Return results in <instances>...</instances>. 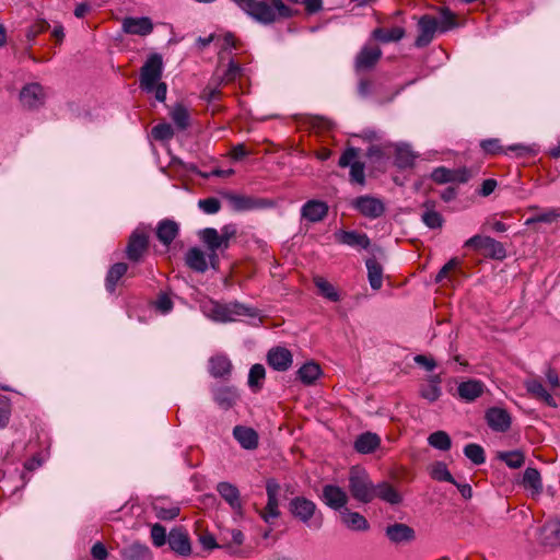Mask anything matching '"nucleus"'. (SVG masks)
<instances>
[{
	"instance_id": "1",
	"label": "nucleus",
	"mask_w": 560,
	"mask_h": 560,
	"mask_svg": "<svg viewBox=\"0 0 560 560\" xmlns=\"http://www.w3.org/2000/svg\"><path fill=\"white\" fill-rule=\"evenodd\" d=\"M235 3L253 20L265 25L276 23L280 19H290L295 13L282 0H244Z\"/></svg>"
},
{
	"instance_id": "2",
	"label": "nucleus",
	"mask_w": 560,
	"mask_h": 560,
	"mask_svg": "<svg viewBox=\"0 0 560 560\" xmlns=\"http://www.w3.org/2000/svg\"><path fill=\"white\" fill-rule=\"evenodd\" d=\"M375 485L369 474L360 467H352L349 472V491L353 499L362 503H370L374 500Z\"/></svg>"
},
{
	"instance_id": "3",
	"label": "nucleus",
	"mask_w": 560,
	"mask_h": 560,
	"mask_svg": "<svg viewBox=\"0 0 560 560\" xmlns=\"http://www.w3.org/2000/svg\"><path fill=\"white\" fill-rule=\"evenodd\" d=\"M163 73V59L158 52L151 54L140 69V88L152 93Z\"/></svg>"
},
{
	"instance_id": "4",
	"label": "nucleus",
	"mask_w": 560,
	"mask_h": 560,
	"mask_svg": "<svg viewBox=\"0 0 560 560\" xmlns=\"http://www.w3.org/2000/svg\"><path fill=\"white\" fill-rule=\"evenodd\" d=\"M464 246L479 252L487 258L502 260L506 257L503 244L490 236L475 235L468 238Z\"/></svg>"
},
{
	"instance_id": "5",
	"label": "nucleus",
	"mask_w": 560,
	"mask_h": 560,
	"mask_svg": "<svg viewBox=\"0 0 560 560\" xmlns=\"http://www.w3.org/2000/svg\"><path fill=\"white\" fill-rule=\"evenodd\" d=\"M382 56L383 51L380 45L369 38L354 57V71L357 73L372 71L382 59Z\"/></svg>"
},
{
	"instance_id": "6",
	"label": "nucleus",
	"mask_w": 560,
	"mask_h": 560,
	"mask_svg": "<svg viewBox=\"0 0 560 560\" xmlns=\"http://www.w3.org/2000/svg\"><path fill=\"white\" fill-rule=\"evenodd\" d=\"M149 249V236L144 231L135 230L127 243L126 257L132 262H139Z\"/></svg>"
},
{
	"instance_id": "7",
	"label": "nucleus",
	"mask_w": 560,
	"mask_h": 560,
	"mask_svg": "<svg viewBox=\"0 0 560 560\" xmlns=\"http://www.w3.org/2000/svg\"><path fill=\"white\" fill-rule=\"evenodd\" d=\"M280 491V485L270 479L266 483L267 492V504L262 511L259 512L260 517L267 524H273V521L280 516L278 494Z\"/></svg>"
},
{
	"instance_id": "8",
	"label": "nucleus",
	"mask_w": 560,
	"mask_h": 560,
	"mask_svg": "<svg viewBox=\"0 0 560 560\" xmlns=\"http://www.w3.org/2000/svg\"><path fill=\"white\" fill-rule=\"evenodd\" d=\"M352 207L365 218L376 219L384 214L385 205L373 196H360L352 200Z\"/></svg>"
},
{
	"instance_id": "9",
	"label": "nucleus",
	"mask_w": 560,
	"mask_h": 560,
	"mask_svg": "<svg viewBox=\"0 0 560 560\" xmlns=\"http://www.w3.org/2000/svg\"><path fill=\"white\" fill-rule=\"evenodd\" d=\"M438 18L424 14L418 21V36L415 46L418 48L427 47L434 38L435 32L439 31Z\"/></svg>"
},
{
	"instance_id": "10",
	"label": "nucleus",
	"mask_w": 560,
	"mask_h": 560,
	"mask_svg": "<svg viewBox=\"0 0 560 560\" xmlns=\"http://www.w3.org/2000/svg\"><path fill=\"white\" fill-rule=\"evenodd\" d=\"M485 419L491 430L501 433L509 431L512 423L510 413L500 407L489 408L486 411Z\"/></svg>"
},
{
	"instance_id": "11",
	"label": "nucleus",
	"mask_w": 560,
	"mask_h": 560,
	"mask_svg": "<svg viewBox=\"0 0 560 560\" xmlns=\"http://www.w3.org/2000/svg\"><path fill=\"white\" fill-rule=\"evenodd\" d=\"M121 28L125 34L148 36L153 32L154 25L148 16H127L122 20Z\"/></svg>"
},
{
	"instance_id": "12",
	"label": "nucleus",
	"mask_w": 560,
	"mask_h": 560,
	"mask_svg": "<svg viewBox=\"0 0 560 560\" xmlns=\"http://www.w3.org/2000/svg\"><path fill=\"white\" fill-rule=\"evenodd\" d=\"M217 491L230 505V508L235 512L236 515H244V508L243 502L241 500V493L236 486L226 481H222L218 483Z\"/></svg>"
},
{
	"instance_id": "13",
	"label": "nucleus",
	"mask_w": 560,
	"mask_h": 560,
	"mask_svg": "<svg viewBox=\"0 0 560 560\" xmlns=\"http://www.w3.org/2000/svg\"><path fill=\"white\" fill-rule=\"evenodd\" d=\"M328 210L329 207L325 201L312 199L303 205L301 217L310 223H317L327 217Z\"/></svg>"
},
{
	"instance_id": "14",
	"label": "nucleus",
	"mask_w": 560,
	"mask_h": 560,
	"mask_svg": "<svg viewBox=\"0 0 560 560\" xmlns=\"http://www.w3.org/2000/svg\"><path fill=\"white\" fill-rule=\"evenodd\" d=\"M289 510L294 517L303 523H308L316 512V504L304 497H296L291 500Z\"/></svg>"
},
{
	"instance_id": "15",
	"label": "nucleus",
	"mask_w": 560,
	"mask_h": 560,
	"mask_svg": "<svg viewBox=\"0 0 560 560\" xmlns=\"http://www.w3.org/2000/svg\"><path fill=\"white\" fill-rule=\"evenodd\" d=\"M249 308L235 303L230 305L214 304L212 307V318L219 322H232L235 315H248Z\"/></svg>"
},
{
	"instance_id": "16",
	"label": "nucleus",
	"mask_w": 560,
	"mask_h": 560,
	"mask_svg": "<svg viewBox=\"0 0 560 560\" xmlns=\"http://www.w3.org/2000/svg\"><path fill=\"white\" fill-rule=\"evenodd\" d=\"M406 35V31L401 26L392 28L376 27L371 32L370 39L377 44L397 43Z\"/></svg>"
},
{
	"instance_id": "17",
	"label": "nucleus",
	"mask_w": 560,
	"mask_h": 560,
	"mask_svg": "<svg viewBox=\"0 0 560 560\" xmlns=\"http://www.w3.org/2000/svg\"><path fill=\"white\" fill-rule=\"evenodd\" d=\"M167 542L170 548L180 556L187 557L191 553L189 537L186 532L179 528L170 532Z\"/></svg>"
},
{
	"instance_id": "18",
	"label": "nucleus",
	"mask_w": 560,
	"mask_h": 560,
	"mask_svg": "<svg viewBox=\"0 0 560 560\" xmlns=\"http://www.w3.org/2000/svg\"><path fill=\"white\" fill-rule=\"evenodd\" d=\"M268 364L277 371H287L292 364V353L283 347H276L267 354Z\"/></svg>"
},
{
	"instance_id": "19",
	"label": "nucleus",
	"mask_w": 560,
	"mask_h": 560,
	"mask_svg": "<svg viewBox=\"0 0 560 560\" xmlns=\"http://www.w3.org/2000/svg\"><path fill=\"white\" fill-rule=\"evenodd\" d=\"M213 399L220 408L228 410L236 405L240 394L234 386H221L213 389Z\"/></svg>"
},
{
	"instance_id": "20",
	"label": "nucleus",
	"mask_w": 560,
	"mask_h": 560,
	"mask_svg": "<svg viewBox=\"0 0 560 560\" xmlns=\"http://www.w3.org/2000/svg\"><path fill=\"white\" fill-rule=\"evenodd\" d=\"M323 500L329 508L339 510L347 504L348 495L340 487L326 485L323 489Z\"/></svg>"
},
{
	"instance_id": "21",
	"label": "nucleus",
	"mask_w": 560,
	"mask_h": 560,
	"mask_svg": "<svg viewBox=\"0 0 560 560\" xmlns=\"http://www.w3.org/2000/svg\"><path fill=\"white\" fill-rule=\"evenodd\" d=\"M232 369V362L225 354H217L209 359V373L215 378L226 380Z\"/></svg>"
},
{
	"instance_id": "22",
	"label": "nucleus",
	"mask_w": 560,
	"mask_h": 560,
	"mask_svg": "<svg viewBox=\"0 0 560 560\" xmlns=\"http://www.w3.org/2000/svg\"><path fill=\"white\" fill-rule=\"evenodd\" d=\"M387 538L395 544L408 542L415 539V530L404 523H395L386 527Z\"/></svg>"
},
{
	"instance_id": "23",
	"label": "nucleus",
	"mask_w": 560,
	"mask_h": 560,
	"mask_svg": "<svg viewBox=\"0 0 560 560\" xmlns=\"http://www.w3.org/2000/svg\"><path fill=\"white\" fill-rule=\"evenodd\" d=\"M179 232L177 222L170 219H164L159 222L156 226V237L165 246H170L176 238Z\"/></svg>"
},
{
	"instance_id": "24",
	"label": "nucleus",
	"mask_w": 560,
	"mask_h": 560,
	"mask_svg": "<svg viewBox=\"0 0 560 560\" xmlns=\"http://www.w3.org/2000/svg\"><path fill=\"white\" fill-rule=\"evenodd\" d=\"M233 436L245 450H255L258 445V434L252 428L236 425L233 429Z\"/></svg>"
},
{
	"instance_id": "25",
	"label": "nucleus",
	"mask_w": 560,
	"mask_h": 560,
	"mask_svg": "<svg viewBox=\"0 0 560 560\" xmlns=\"http://www.w3.org/2000/svg\"><path fill=\"white\" fill-rule=\"evenodd\" d=\"M185 264L191 270L203 273L208 269V261L205 253L198 247H191L185 254Z\"/></svg>"
},
{
	"instance_id": "26",
	"label": "nucleus",
	"mask_w": 560,
	"mask_h": 560,
	"mask_svg": "<svg viewBox=\"0 0 560 560\" xmlns=\"http://www.w3.org/2000/svg\"><path fill=\"white\" fill-rule=\"evenodd\" d=\"M392 145H371L366 151V156L377 170L386 167V163L392 153Z\"/></svg>"
},
{
	"instance_id": "27",
	"label": "nucleus",
	"mask_w": 560,
	"mask_h": 560,
	"mask_svg": "<svg viewBox=\"0 0 560 560\" xmlns=\"http://www.w3.org/2000/svg\"><path fill=\"white\" fill-rule=\"evenodd\" d=\"M124 560H152L150 548L141 542H132L120 550Z\"/></svg>"
},
{
	"instance_id": "28",
	"label": "nucleus",
	"mask_w": 560,
	"mask_h": 560,
	"mask_svg": "<svg viewBox=\"0 0 560 560\" xmlns=\"http://www.w3.org/2000/svg\"><path fill=\"white\" fill-rule=\"evenodd\" d=\"M378 498L392 505L399 504L402 500L400 493L387 481L375 485L374 499Z\"/></svg>"
},
{
	"instance_id": "29",
	"label": "nucleus",
	"mask_w": 560,
	"mask_h": 560,
	"mask_svg": "<svg viewBox=\"0 0 560 560\" xmlns=\"http://www.w3.org/2000/svg\"><path fill=\"white\" fill-rule=\"evenodd\" d=\"M381 444V439L376 433L365 432L360 434L354 442V450L360 454H370Z\"/></svg>"
},
{
	"instance_id": "30",
	"label": "nucleus",
	"mask_w": 560,
	"mask_h": 560,
	"mask_svg": "<svg viewBox=\"0 0 560 560\" xmlns=\"http://www.w3.org/2000/svg\"><path fill=\"white\" fill-rule=\"evenodd\" d=\"M458 395L466 401H474L483 393V384L477 380L463 382L457 387Z\"/></svg>"
},
{
	"instance_id": "31",
	"label": "nucleus",
	"mask_w": 560,
	"mask_h": 560,
	"mask_svg": "<svg viewBox=\"0 0 560 560\" xmlns=\"http://www.w3.org/2000/svg\"><path fill=\"white\" fill-rule=\"evenodd\" d=\"M340 517L342 523L351 530H366L369 528V523L363 515L351 512L347 508L340 512Z\"/></svg>"
},
{
	"instance_id": "32",
	"label": "nucleus",
	"mask_w": 560,
	"mask_h": 560,
	"mask_svg": "<svg viewBox=\"0 0 560 560\" xmlns=\"http://www.w3.org/2000/svg\"><path fill=\"white\" fill-rule=\"evenodd\" d=\"M541 541L550 547L560 546V521H550L542 526Z\"/></svg>"
},
{
	"instance_id": "33",
	"label": "nucleus",
	"mask_w": 560,
	"mask_h": 560,
	"mask_svg": "<svg viewBox=\"0 0 560 560\" xmlns=\"http://www.w3.org/2000/svg\"><path fill=\"white\" fill-rule=\"evenodd\" d=\"M128 265L126 262H116L107 271L105 279L106 291L110 294L115 293L119 280L126 275Z\"/></svg>"
},
{
	"instance_id": "34",
	"label": "nucleus",
	"mask_w": 560,
	"mask_h": 560,
	"mask_svg": "<svg viewBox=\"0 0 560 560\" xmlns=\"http://www.w3.org/2000/svg\"><path fill=\"white\" fill-rule=\"evenodd\" d=\"M338 241L342 244L368 248L371 244L370 238L364 233H358L355 231H342L338 235Z\"/></svg>"
},
{
	"instance_id": "35",
	"label": "nucleus",
	"mask_w": 560,
	"mask_h": 560,
	"mask_svg": "<svg viewBox=\"0 0 560 560\" xmlns=\"http://www.w3.org/2000/svg\"><path fill=\"white\" fill-rule=\"evenodd\" d=\"M199 238L209 252L224 250L222 237L214 228H206L199 231Z\"/></svg>"
},
{
	"instance_id": "36",
	"label": "nucleus",
	"mask_w": 560,
	"mask_h": 560,
	"mask_svg": "<svg viewBox=\"0 0 560 560\" xmlns=\"http://www.w3.org/2000/svg\"><path fill=\"white\" fill-rule=\"evenodd\" d=\"M170 117L178 130H186L190 125V114L187 107L180 103L171 108Z\"/></svg>"
},
{
	"instance_id": "37",
	"label": "nucleus",
	"mask_w": 560,
	"mask_h": 560,
	"mask_svg": "<svg viewBox=\"0 0 560 560\" xmlns=\"http://www.w3.org/2000/svg\"><path fill=\"white\" fill-rule=\"evenodd\" d=\"M524 488L532 491V494H539L542 491V482L540 474L536 468L528 467L524 471L523 481Z\"/></svg>"
},
{
	"instance_id": "38",
	"label": "nucleus",
	"mask_w": 560,
	"mask_h": 560,
	"mask_svg": "<svg viewBox=\"0 0 560 560\" xmlns=\"http://www.w3.org/2000/svg\"><path fill=\"white\" fill-rule=\"evenodd\" d=\"M368 277L370 285L373 290L381 289L383 284V268L375 258L366 260Z\"/></svg>"
},
{
	"instance_id": "39",
	"label": "nucleus",
	"mask_w": 560,
	"mask_h": 560,
	"mask_svg": "<svg viewBox=\"0 0 560 560\" xmlns=\"http://www.w3.org/2000/svg\"><path fill=\"white\" fill-rule=\"evenodd\" d=\"M441 378L439 375H433L429 378L428 383L421 386L420 395L422 398L430 402L436 401L441 396L440 387Z\"/></svg>"
},
{
	"instance_id": "40",
	"label": "nucleus",
	"mask_w": 560,
	"mask_h": 560,
	"mask_svg": "<svg viewBox=\"0 0 560 560\" xmlns=\"http://www.w3.org/2000/svg\"><path fill=\"white\" fill-rule=\"evenodd\" d=\"M525 386L532 396L545 401L549 406L555 404L553 397L546 390L540 381L528 380L526 381Z\"/></svg>"
},
{
	"instance_id": "41",
	"label": "nucleus",
	"mask_w": 560,
	"mask_h": 560,
	"mask_svg": "<svg viewBox=\"0 0 560 560\" xmlns=\"http://www.w3.org/2000/svg\"><path fill=\"white\" fill-rule=\"evenodd\" d=\"M320 375V368L314 362H307L298 370V376L306 385L313 384Z\"/></svg>"
},
{
	"instance_id": "42",
	"label": "nucleus",
	"mask_w": 560,
	"mask_h": 560,
	"mask_svg": "<svg viewBox=\"0 0 560 560\" xmlns=\"http://www.w3.org/2000/svg\"><path fill=\"white\" fill-rule=\"evenodd\" d=\"M20 106L25 110L35 108V83H26L19 93Z\"/></svg>"
},
{
	"instance_id": "43",
	"label": "nucleus",
	"mask_w": 560,
	"mask_h": 560,
	"mask_svg": "<svg viewBox=\"0 0 560 560\" xmlns=\"http://www.w3.org/2000/svg\"><path fill=\"white\" fill-rule=\"evenodd\" d=\"M415 154L408 145L395 147V165L399 168H406L413 164Z\"/></svg>"
},
{
	"instance_id": "44",
	"label": "nucleus",
	"mask_w": 560,
	"mask_h": 560,
	"mask_svg": "<svg viewBox=\"0 0 560 560\" xmlns=\"http://www.w3.org/2000/svg\"><path fill=\"white\" fill-rule=\"evenodd\" d=\"M314 283L318 289L319 293L327 300L331 302H338L340 300V295L335 289V287L323 277H315Z\"/></svg>"
},
{
	"instance_id": "45",
	"label": "nucleus",
	"mask_w": 560,
	"mask_h": 560,
	"mask_svg": "<svg viewBox=\"0 0 560 560\" xmlns=\"http://www.w3.org/2000/svg\"><path fill=\"white\" fill-rule=\"evenodd\" d=\"M428 443L430 446L440 451H448L452 446L450 435L441 430L431 433L428 438Z\"/></svg>"
},
{
	"instance_id": "46",
	"label": "nucleus",
	"mask_w": 560,
	"mask_h": 560,
	"mask_svg": "<svg viewBox=\"0 0 560 560\" xmlns=\"http://www.w3.org/2000/svg\"><path fill=\"white\" fill-rule=\"evenodd\" d=\"M225 199L229 201L231 208L235 211H246L254 208V200L249 197L235 195V194H226Z\"/></svg>"
},
{
	"instance_id": "47",
	"label": "nucleus",
	"mask_w": 560,
	"mask_h": 560,
	"mask_svg": "<svg viewBox=\"0 0 560 560\" xmlns=\"http://www.w3.org/2000/svg\"><path fill=\"white\" fill-rule=\"evenodd\" d=\"M560 219V209H548L546 211L536 213L525 221L526 225L534 223H552Z\"/></svg>"
},
{
	"instance_id": "48",
	"label": "nucleus",
	"mask_w": 560,
	"mask_h": 560,
	"mask_svg": "<svg viewBox=\"0 0 560 560\" xmlns=\"http://www.w3.org/2000/svg\"><path fill=\"white\" fill-rule=\"evenodd\" d=\"M430 476L432 479L438 481H446L450 483H455V479L452 474L447 469V466L443 462H435L432 464L430 468Z\"/></svg>"
},
{
	"instance_id": "49",
	"label": "nucleus",
	"mask_w": 560,
	"mask_h": 560,
	"mask_svg": "<svg viewBox=\"0 0 560 560\" xmlns=\"http://www.w3.org/2000/svg\"><path fill=\"white\" fill-rule=\"evenodd\" d=\"M266 376V370L264 365L261 364H254L248 374V386L257 392L261 388L262 381Z\"/></svg>"
},
{
	"instance_id": "50",
	"label": "nucleus",
	"mask_w": 560,
	"mask_h": 560,
	"mask_svg": "<svg viewBox=\"0 0 560 560\" xmlns=\"http://www.w3.org/2000/svg\"><path fill=\"white\" fill-rule=\"evenodd\" d=\"M439 32L444 33L457 26L456 15L446 7L440 9Z\"/></svg>"
},
{
	"instance_id": "51",
	"label": "nucleus",
	"mask_w": 560,
	"mask_h": 560,
	"mask_svg": "<svg viewBox=\"0 0 560 560\" xmlns=\"http://www.w3.org/2000/svg\"><path fill=\"white\" fill-rule=\"evenodd\" d=\"M499 458L513 469L520 468L525 463V455L521 451L501 453Z\"/></svg>"
},
{
	"instance_id": "52",
	"label": "nucleus",
	"mask_w": 560,
	"mask_h": 560,
	"mask_svg": "<svg viewBox=\"0 0 560 560\" xmlns=\"http://www.w3.org/2000/svg\"><path fill=\"white\" fill-rule=\"evenodd\" d=\"M464 454L475 465H481L486 460L483 448L480 445L475 444V443L467 444L464 448Z\"/></svg>"
},
{
	"instance_id": "53",
	"label": "nucleus",
	"mask_w": 560,
	"mask_h": 560,
	"mask_svg": "<svg viewBox=\"0 0 560 560\" xmlns=\"http://www.w3.org/2000/svg\"><path fill=\"white\" fill-rule=\"evenodd\" d=\"M152 137L158 141H168L174 136V129L172 125L167 122L158 124L152 128Z\"/></svg>"
},
{
	"instance_id": "54",
	"label": "nucleus",
	"mask_w": 560,
	"mask_h": 560,
	"mask_svg": "<svg viewBox=\"0 0 560 560\" xmlns=\"http://www.w3.org/2000/svg\"><path fill=\"white\" fill-rule=\"evenodd\" d=\"M155 516L162 521H172L179 515V508L172 505L168 508L162 506L158 503L153 504Z\"/></svg>"
},
{
	"instance_id": "55",
	"label": "nucleus",
	"mask_w": 560,
	"mask_h": 560,
	"mask_svg": "<svg viewBox=\"0 0 560 560\" xmlns=\"http://www.w3.org/2000/svg\"><path fill=\"white\" fill-rule=\"evenodd\" d=\"M350 183L358 184L360 186L365 185V173H364V164L359 161H354L350 165Z\"/></svg>"
},
{
	"instance_id": "56",
	"label": "nucleus",
	"mask_w": 560,
	"mask_h": 560,
	"mask_svg": "<svg viewBox=\"0 0 560 560\" xmlns=\"http://www.w3.org/2000/svg\"><path fill=\"white\" fill-rule=\"evenodd\" d=\"M471 171L467 167L448 168L450 183L464 184L471 178Z\"/></svg>"
},
{
	"instance_id": "57",
	"label": "nucleus",
	"mask_w": 560,
	"mask_h": 560,
	"mask_svg": "<svg viewBox=\"0 0 560 560\" xmlns=\"http://www.w3.org/2000/svg\"><path fill=\"white\" fill-rule=\"evenodd\" d=\"M422 221L430 229H440L443 225L442 215L433 209H428L422 214Z\"/></svg>"
},
{
	"instance_id": "58",
	"label": "nucleus",
	"mask_w": 560,
	"mask_h": 560,
	"mask_svg": "<svg viewBox=\"0 0 560 560\" xmlns=\"http://www.w3.org/2000/svg\"><path fill=\"white\" fill-rule=\"evenodd\" d=\"M480 147L487 154L493 155L499 153H506V150L503 149L500 140L495 138L482 140L480 142Z\"/></svg>"
},
{
	"instance_id": "59",
	"label": "nucleus",
	"mask_w": 560,
	"mask_h": 560,
	"mask_svg": "<svg viewBox=\"0 0 560 560\" xmlns=\"http://www.w3.org/2000/svg\"><path fill=\"white\" fill-rule=\"evenodd\" d=\"M198 207L207 214H214L219 212V210L221 209V203L219 199L210 197L206 199H200L198 202Z\"/></svg>"
},
{
	"instance_id": "60",
	"label": "nucleus",
	"mask_w": 560,
	"mask_h": 560,
	"mask_svg": "<svg viewBox=\"0 0 560 560\" xmlns=\"http://www.w3.org/2000/svg\"><path fill=\"white\" fill-rule=\"evenodd\" d=\"M151 538L156 547H162L166 542V529L156 523L151 527Z\"/></svg>"
},
{
	"instance_id": "61",
	"label": "nucleus",
	"mask_w": 560,
	"mask_h": 560,
	"mask_svg": "<svg viewBox=\"0 0 560 560\" xmlns=\"http://www.w3.org/2000/svg\"><path fill=\"white\" fill-rule=\"evenodd\" d=\"M460 265V261L457 259V258H452L450 259L441 269L440 271L438 272L436 277H435V282L436 283H440L442 282L445 278L448 277V273L454 270L455 268H457L458 266Z\"/></svg>"
},
{
	"instance_id": "62",
	"label": "nucleus",
	"mask_w": 560,
	"mask_h": 560,
	"mask_svg": "<svg viewBox=\"0 0 560 560\" xmlns=\"http://www.w3.org/2000/svg\"><path fill=\"white\" fill-rule=\"evenodd\" d=\"M241 73H242L241 66L238 63L234 62L233 60H231L229 62L226 71L223 74L222 81H224L225 83L233 82L241 75Z\"/></svg>"
},
{
	"instance_id": "63",
	"label": "nucleus",
	"mask_w": 560,
	"mask_h": 560,
	"mask_svg": "<svg viewBox=\"0 0 560 560\" xmlns=\"http://www.w3.org/2000/svg\"><path fill=\"white\" fill-rule=\"evenodd\" d=\"M359 150L357 148H348L346 149L342 154L339 158L338 165L340 167H347L350 166L354 161V159L358 156Z\"/></svg>"
},
{
	"instance_id": "64",
	"label": "nucleus",
	"mask_w": 560,
	"mask_h": 560,
	"mask_svg": "<svg viewBox=\"0 0 560 560\" xmlns=\"http://www.w3.org/2000/svg\"><path fill=\"white\" fill-rule=\"evenodd\" d=\"M154 305L162 314H166L173 308V302L166 293L159 294Z\"/></svg>"
}]
</instances>
